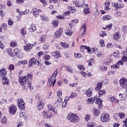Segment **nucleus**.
Returning <instances> with one entry per match:
<instances>
[{
    "mask_svg": "<svg viewBox=\"0 0 127 127\" xmlns=\"http://www.w3.org/2000/svg\"><path fill=\"white\" fill-rule=\"evenodd\" d=\"M33 75L30 73H28L26 75L24 76H20L18 78V82L20 84L21 86H25L26 85V83L28 82L29 80H32Z\"/></svg>",
    "mask_w": 127,
    "mask_h": 127,
    "instance_id": "f257e3e1",
    "label": "nucleus"
},
{
    "mask_svg": "<svg viewBox=\"0 0 127 127\" xmlns=\"http://www.w3.org/2000/svg\"><path fill=\"white\" fill-rule=\"evenodd\" d=\"M66 119L71 124H78L80 119L75 114L69 113L66 117Z\"/></svg>",
    "mask_w": 127,
    "mask_h": 127,
    "instance_id": "f03ea898",
    "label": "nucleus"
},
{
    "mask_svg": "<svg viewBox=\"0 0 127 127\" xmlns=\"http://www.w3.org/2000/svg\"><path fill=\"white\" fill-rule=\"evenodd\" d=\"M57 74H58V69H56L54 73L52 74V76L49 78L48 84L51 87H54L55 83H56V77L57 76Z\"/></svg>",
    "mask_w": 127,
    "mask_h": 127,
    "instance_id": "7ed1b4c3",
    "label": "nucleus"
},
{
    "mask_svg": "<svg viewBox=\"0 0 127 127\" xmlns=\"http://www.w3.org/2000/svg\"><path fill=\"white\" fill-rule=\"evenodd\" d=\"M100 121L102 123H109L111 121L110 114L106 113H102L100 116Z\"/></svg>",
    "mask_w": 127,
    "mask_h": 127,
    "instance_id": "20e7f679",
    "label": "nucleus"
},
{
    "mask_svg": "<svg viewBox=\"0 0 127 127\" xmlns=\"http://www.w3.org/2000/svg\"><path fill=\"white\" fill-rule=\"evenodd\" d=\"M119 84L121 88L126 89L127 88V79L126 77H122L119 80Z\"/></svg>",
    "mask_w": 127,
    "mask_h": 127,
    "instance_id": "39448f33",
    "label": "nucleus"
},
{
    "mask_svg": "<svg viewBox=\"0 0 127 127\" xmlns=\"http://www.w3.org/2000/svg\"><path fill=\"white\" fill-rule=\"evenodd\" d=\"M42 116L43 118L45 119H52V118H53V115L52 113H51L50 112L47 111V110H44L42 113Z\"/></svg>",
    "mask_w": 127,
    "mask_h": 127,
    "instance_id": "423d86ee",
    "label": "nucleus"
},
{
    "mask_svg": "<svg viewBox=\"0 0 127 127\" xmlns=\"http://www.w3.org/2000/svg\"><path fill=\"white\" fill-rule=\"evenodd\" d=\"M17 106L20 110H23L25 109V103L23 101V99H22V98H20L18 100Z\"/></svg>",
    "mask_w": 127,
    "mask_h": 127,
    "instance_id": "0eeeda50",
    "label": "nucleus"
},
{
    "mask_svg": "<svg viewBox=\"0 0 127 127\" xmlns=\"http://www.w3.org/2000/svg\"><path fill=\"white\" fill-rule=\"evenodd\" d=\"M95 104L97 105L98 109L102 110L103 108V100L101 98H98L97 96H95Z\"/></svg>",
    "mask_w": 127,
    "mask_h": 127,
    "instance_id": "6e6552de",
    "label": "nucleus"
},
{
    "mask_svg": "<svg viewBox=\"0 0 127 127\" xmlns=\"http://www.w3.org/2000/svg\"><path fill=\"white\" fill-rule=\"evenodd\" d=\"M64 31V29L63 28H60L58 29L55 33L54 36L55 38H59L62 34H63V31Z\"/></svg>",
    "mask_w": 127,
    "mask_h": 127,
    "instance_id": "1a4fd4ad",
    "label": "nucleus"
},
{
    "mask_svg": "<svg viewBox=\"0 0 127 127\" xmlns=\"http://www.w3.org/2000/svg\"><path fill=\"white\" fill-rule=\"evenodd\" d=\"M16 111H17V107L15 105H12L9 107L8 112L11 115H15Z\"/></svg>",
    "mask_w": 127,
    "mask_h": 127,
    "instance_id": "9d476101",
    "label": "nucleus"
},
{
    "mask_svg": "<svg viewBox=\"0 0 127 127\" xmlns=\"http://www.w3.org/2000/svg\"><path fill=\"white\" fill-rule=\"evenodd\" d=\"M23 48L25 52H30L31 49L33 48V45H32L31 44H27L23 47Z\"/></svg>",
    "mask_w": 127,
    "mask_h": 127,
    "instance_id": "9b49d317",
    "label": "nucleus"
},
{
    "mask_svg": "<svg viewBox=\"0 0 127 127\" xmlns=\"http://www.w3.org/2000/svg\"><path fill=\"white\" fill-rule=\"evenodd\" d=\"M37 62V60L35 58H32L29 59L28 61V67H30L33 66V65H35Z\"/></svg>",
    "mask_w": 127,
    "mask_h": 127,
    "instance_id": "f8f14e48",
    "label": "nucleus"
},
{
    "mask_svg": "<svg viewBox=\"0 0 127 127\" xmlns=\"http://www.w3.org/2000/svg\"><path fill=\"white\" fill-rule=\"evenodd\" d=\"M32 11L33 12V15L36 17L39 15V13L41 12V9H37V8H33Z\"/></svg>",
    "mask_w": 127,
    "mask_h": 127,
    "instance_id": "ddd939ff",
    "label": "nucleus"
},
{
    "mask_svg": "<svg viewBox=\"0 0 127 127\" xmlns=\"http://www.w3.org/2000/svg\"><path fill=\"white\" fill-rule=\"evenodd\" d=\"M2 85H6V86H9L10 84L9 79L6 77V76H4L2 77Z\"/></svg>",
    "mask_w": 127,
    "mask_h": 127,
    "instance_id": "4468645a",
    "label": "nucleus"
},
{
    "mask_svg": "<svg viewBox=\"0 0 127 127\" xmlns=\"http://www.w3.org/2000/svg\"><path fill=\"white\" fill-rule=\"evenodd\" d=\"M107 100H109L110 102H112V103H115V102H116V103L118 104L119 103V100H117L115 98V97L109 95L107 97Z\"/></svg>",
    "mask_w": 127,
    "mask_h": 127,
    "instance_id": "2eb2a0df",
    "label": "nucleus"
},
{
    "mask_svg": "<svg viewBox=\"0 0 127 127\" xmlns=\"http://www.w3.org/2000/svg\"><path fill=\"white\" fill-rule=\"evenodd\" d=\"M47 108L49 111H52V112H53L54 114L56 115L57 114V109H55L51 104H49L47 106Z\"/></svg>",
    "mask_w": 127,
    "mask_h": 127,
    "instance_id": "dca6fc26",
    "label": "nucleus"
},
{
    "mask_svg": "<svg viewBox=\"0 0 127 127\" xmlns=\"http://www.w3.org/2000/svg\"><path fill=\"white\" fill-rule=\"evenodd\" d=\"M37 109L39 111H41L43 108H44V103L42 101H39L37 102Z\"/></svg>",
    "mask_w": 127,
    "mask_h": 127,
    "instance_id": "f3484780",
    "label": "nucleus"
},
{
    "mask_svg": "<svg viewBox=\"0 0 127 127\" xmlns=\"http://www.w3.org/2000/svg\"><path fill=\"white\" fill-rule=\"evenodd\" d=\"M93 87H90L86 90V94L87 97H90L93 96Z\"/></svg>",
    "mask_w": 127,
    "mask_h": 127,
    "instance_id": "a211bd4d",
    "label": "nucleus"
},
{
    "mask_svg": "<svg viewBox=\"0 0 127 127\" xmlns=\"http://www.w3.org/2000/svg\"><path fill=\"white\" fill-rule=\"evenodd\" d=\"M51 55L52 56H54V57H55V58L57 59H59L60 57H61V56L60 55V51H59L53 52L51 53Z\"/></svg>",
    "mask_w": 127,
    "mask_h": 127,
    "instance_id": "6ab92c4d",
    "label": "nucleus"
},
{
    "mask_svg": "<svg viewBox=\"0 0 127 127\" xmlns=\"http://www.w3.org/2000/svg\"><path fill=\"white\" fill-rule=\"evenodd\" d=\"M84 9L83 10L84 14H88L91 13V11L90 10V8L88 7V4H84Z\"/></svg>",
    "mask_w": 127,
    "mask_h": 127,
    "instance_id": "aec40b11",
    "label": "nucleus"
},
{
    "mask_svg": "<svg viewBox=\"0 0 127 127\" xmlns=\"http://www.w3.org/2000/svg\"><path fill=\"white\" fill-rule=\"evenodd\" d=\"M6 74H7L6 69H4V68H2L0 70V77H5Z\"/></svg>",
    "mask_w": 127,
    "mask_h": 127,
    "instance_id": "412c9836",
    "label": "nucleus"
},
{
    "mask_svg": "<svg viewBox=\"0 0 127 127\" xmlns=\"http://www.w3.org/2000/svg\"><path fill=\"white\" fill-rule=\"evenodd\" d=\"M14 51H13V49L9 48L7 51V53L10 56H11L12 57H14Z\"/></svg>",
    "mask_w": 127,
    "mask_h": 127,
    "instance_id": "4be33fe9",
    "label": "nucleus"
},
{
    "mask_svg": "<svg viewBox=\"0 0 127 127\" xmlns=\"http://www.w3.org/2000/svg\"><path fill=\"white\" fill-rule=\"evenodd\" d=\"M121 38V34H120V32H116L113 35V39L114 40H118Z\"/></svg>",
    "mask_w": 127,
    "mask_h": 127,
    "instance_id": "5701e85b",
    "label": "nucleus"
},
{
    "mask_svg": "<svg viewBox=\"0 0 127 127\" xmlns=\"http://www.w3.org/2000/svg\"><path fill=\"white\" fill-rule=\"evenodd\" d=\"M79 23V20L78 19H74L71 21L70 23L69 24V26L72 28V26H74V24H76V23Z\"/></svg>",
    "mask_w": 127,
    "mask_h": 127,
    "instance_id": "b1692460",
    "label": "nucleus"
},
{
    "mask_svg": "<svg viewBox=\"0 0 127 127\" xmlns=\"http://www.w3.org/2000/svg\"><path fill=\"white\" fill-rule=\"evenodd\" d=\"M103 87V83L102 82H98L96 87L95 88V91H99L101 90Z\"/></svg>",
    "mask_w": 127,
    "mask_h": 127,
    "instance_id": "393cba45",
    "label": "nucleus"
},
{
    "mask_svg": "<svg viewBox=\"0 0 127 127\" xmlns=\"http://www.w3.org/2000/svg\"><path fill=\"white\" fill-rule=\"evenodd\" d=\"M110 4H111V2H110V1H107L105 3V10H109V9H111V8H110Z\"/></svg>",
    "mask_w": 127,
    "mask_h": 127,
    "instance_id": "a878e982",
    "label": "nucleus"
},
{
    "mask_svg": "<svg viewBox=\"0 0 127 127\" xmlns=\"http://www.w3.org/2000/svg\"><path fill=\"white\" fill-rule=\"evenodd\" d=\"M93 113L94 116H96V117H99V116H100V114H101V111L99 109H94Z\"/></svg>",
    "mask_w": 127,
    "mask_h": 127,
    "instance_id": "bb28decb",
    "label": "nucleus"
},
{
    "mask_svg": "<svg viewBox=\"0 0 127 127\" xmlns=\"http://www.w3.org/2000/svg\"><path fill=\"white\" fill-rule=\"evenodd\" d=\"M113 28V24H108L107 25L105 26V27H103V29L106 30V29H108V31L111 30Z\"/></svg>",
    "mask_w": 127,
    "mask_h": 127,
    "instance_id": "cd10ccee",
    "label": "nucleus"
},
{
    "mask_svg": "<svg viewBox=\"0 0 127 127\" xmlns=\"http://www.w3.org/2000/svg\"><path fill=\"white\" fill-rule=\"evenodd\" d=\"M82 28H83V32L81 34V37H84V36L86 35V33H87V27H86V25H84Z\"/></svg>",
    "mask_w": 127,
    "mask_h": 127,
    "instance_id": "c85d7f7f",
    "label": "nucleus"
},
{
    "mask_svg": "<svg viewBox=\"0 0 127 127\" xmlns=\"http://www.w3.org/2000/svg\"><path fill=\"white\" fill-rule=\"evenodd\" d=\"M95 63V60L92 58V59H90L89 60H88L87 63H88V66H93V64Z\"/></svg>",
    "mask_w": 127,
    "mask_h": 127,
    "instance_id": "c756f323",
    "label": "nucleus"
},
{
    "mask_svg": "<svg viewBox=\"0 0 127 127\" xmlns=\"http://www.w3.org/2000/svg\"><path fill=\"white\" fill-rule=\"evenodd\" d=\"M96 101V96L94 97H91L90 98H88L87 100V101L89 104H94L95 103V101Z\"/></svg>",
    "mask_w": 127,
    "mask_h": 127,
    "instance_id": "7c9ffc66",
    "label": "nucleus"
},
{
    "mask_svg": "<svg viewBox=\"0 0 127 127\" xmlns=\"http://www.w3.org/2000/svg\"><path fill=\"white\" fill-rule=\"evenodd\" d=\"M126 97H127V94L126 93L119 94V98L121 101H124L126 99Z\"/></svg>",
    "mask_w": 127,
    "mask_h": 127,
    "instance_id": "2f4dec72",
    "label": "nucleus"
},
{
    "mask_svg": "<svg viewBox=\"0 0 127 127\" xmlns=\"http://www.w3.org/2000/svg\"><path fill=\"white\" fill-rule=\"evenodd\" d=\"M28 62H27V60H25V61H19L18 62V64H16V66H19L20 64H22V65H26Z\"/></svg>",
    "mask_w": 127,
    "mask_h": 127,
    "instance_id": "473e14b6",
    "label": "nucleus"
},
{
    "mask_svg": "<svg viewBox=\"0 0 127 127\" xmlns=\"http://www.w3.org/2000/svg\"><path fill=\"white\" fill-rule=\"evenodd\" d=\"M35 99L37 102H42V97H41V95L38 94L36 95Z\"/></svg>",
    "mask_w": 127,
    "mask_h": 127,
    "instance_id": "72a5a7b5",
    "label": "nucleus"
},
{
    "mask_svg": "<svg viewBox=\"0 0 127 127\" xmlns=\"http://www.w3.org/2000/svg\"><path fill=\"white\" fill-rule=\"evenodd\" d=\"M103 20H110V19H112V16L110 15H104L102 17Z\"/></svg>",
    "mask_w": 127,
    "mask_h": 127,
    "instance_id": "f704fd0d",
    "label": "nucleus"
},
{
    "mask_svg": "<svg viewBox=\"0 0 127 127\" xmlns=\"http://www.w3.org/2000/svg\"><path fill=\"white\" fill-rule=\"evenodd\" d=\"M2 30L3 29V31H7V24L6 23H2L1 25Z\"/></svg>",
    "mask_w": 127,
    "mask_h": 127,
    "instance_id": "c9c22d12",
    "label": "nucleus"
},
{
    "mask_svg": "<svg viewBox=\"0 0 127 127\" xmlns=\"http://www.w3.org/2000/svg\"><path fill=\"white\" fill-rule=\"evenodd\" d=\"M64 68H66V71L69 72V73H73V69L71 68V67L68 65H65Z\"/></svg>",
    "mask_w": 127,
    "mask_h": 127,
    "instance_id": "e433bc0d",
    "label": "nucleus"
},
{
    "mask_svg": "<svg viewBox=\"0 0 127 127\" xmlns=\"http://www.w3.org/2000/svg\"><path fill=\"white\" fill-rule=\"evenodd\" d=\"M73 33V31H72L71 29H68L65 30V34H66L68 36H71Z\"/></svg>",
    "mask_w": 127,
    "mask_h": 127,
    "instance_id": "4c0bfd02",
    "label": "nucleus"
},
{
    "mask_svg": "<svg viewBox=\"0 0 127 127\" xmlns=\"http://www.w3.org/2000/svg\"><path fill=\"white\" fill-rule=\"evenodd\" d=\"M118 116L120 119H126V114H125V113L119 112L118 113Z\"/></svg>",
    "mask_w": 127,
    "mask_h": 127,
    "instance_id": "58836bf2",
    "label": "nucleus"
},
{
    "mask_svg": "<svg viewBox=\"0 0 127 127\" xmlns=\"http://www.w3.org/2000/svg\"><path fill=\"white\" fill-rule=\"evenodd\" d=\"M105 94H106V90L105 89H102L98 92L99 97H102V96H103V95H105Z\"/></svg>",
    "mask_w": 127,
    "mask_h": 127,
    "instance_id": "ea45409f",
    "label": "nucleus"
},
{
    "mask_svg": "<svg viewBox=\"0 0 127 127\" xmlns=\"http://www.w3.org/2000/svg\"><path fill=\"white\" fill-rule=\"evenodd\" d=\"M87 126L88 127H96V123L93 122H90L87 124Z\"/></svg>",
    "mask_w": 127,
    "mask_h": 127,
    "instance_id": "a19ab883",
    "label": "nucleus"
},
{
    "mask_svg": "<svg viewBox=\"0 0 127 127\" xmlns=\"http://www.w3.org/2000/svg\"><path fill=\"white\" fill-rule=\"evenodd\" d=\"M120 54H121V52H120L119 51H117L114 53L113 56L115 58H119V57H120Z\"/></svg>",
    "mask_w": 127,
    "mask_h": 127,
    "instance_id": "79ce46f5",
    "label": "nucleus"
},
{
    "mask_svg": "<svg viewBox=\"0 0 127 127\" xmlns=\"http://www.w3.org/2000/svg\"><path fill=\"white\" fill-rule=\"evenodd\" d=\"M78 94L75 92H72L70 95L69 96V98L70 99H74L75 97H77Z\"/></svg>",
    "mask_w": 127,
    "mask_h": 127,
    "instance_id": "37998d69",
    "label": "nucleus"
},
{
    "mask_svg": "<svg viewBox=\"0 0 127 127\" xmlns=\"http://www.w3.org/2000/svg\"><path fill=\"white\" fill-rule=\"evenodd\" d=\"M0 121L2 124H6V123H7V120L6 119V117L3 116L2 118H1Z\"/></svg>",
    "mask_w": 127,
    "mask_h": 127,
    "instance_id": "c03bdc74",
    "label": "nucleus"
},
{
    "mask_svg": "<svg viewBox=\"0 0 127 127\" xmlns=\"http://www.w3.org/2000/svg\"><path fill=\"white\" fill-rule=\"evenodd\" d=\"M59 24V21L58 20H54L52 21V24H53L55 27H57V26H58Z\"/></svg>",
    "mask_w": 127,
    "mask_h": 127,
    "instance_id": "a18cd8bd",
    "label": "nucleus"
},
{
    "mask_svg": "<svg viewBox=\"0 0 127 127\" xmlns=\"http://www.w3.org/2000/svg\"><path fill=\"white\" fill-rule=\"evenodd\" d=\"M61 45H62L64 48H68L69 47V45L66 43H63L61 42L60 43Z\"/></svg>",
    "mask_w": 127,
    "mask_h": 127,
    "instance_id": "49530a36",
    "label": "nucleus"
},
{
    "mask_svg": "<svg viewBox=\"0 0 127 127\" xmlns=\"http://www.w3.org/2000/svg\"><path fill=\"white\" fill-rule=\"evenodd\" d=\"M122 32H124V34H127V25H124L122 27Z\"/></svg>",
    "mask_w": 127,
    "mask_h": 127,
    "instance_id": "de8ad7c7",
    "label": "nucleus"
},
{
    "mask_svg": "<svg viewBox=\"0 0 127 127\" xmlns=\"http://www.w3.org/2000/svg\"><path fill=\"white\" fill-rule=\"evenodd\" d=\"M74 57L77 59H79V58H82V57H83V55L80 53H74Z\"/></svg>",
    "mask_w": 127,
    "mask_h": 127,
    "instance_id": "09e8293b",
    "label": "nucleus"
},
{
    "mask_svg": "<svg viewBox=\"0 0 127 127\" xmlns=\"http://www.w3.org/2000/svg\"><path fill=\"white\" fill-rule=\"evenodd\" d=\"M20 31L23 36H24L26 34V30L25 29V28L21 29Z\"/></svg>",
    "mask_w": 127,
    "mask_h": 127,
    "instance_id": "8fccbe9b",
    "label": "nucleus"
},
{
    "mask_svg": "<svg viewBox=\"0 0 127 127\" xmlns=\"http://www.w3.org/2000/svg\"><path fill=\"white\" fill-rule=\"evenodd\" d=\"M111 59H107L104 61V64H106V65H111Z\"/></svg>",
    "mask_w": 127,
    "mask_h": 127,
    "instance_id": "3c124183",
    "label": "nucleus"
},
{
    "mask_svg": "<svg viewBox=\"0 0 127 127\" xmlns=\"http://www.w3.org/2000/svg\"><path fill=\"white\" fill-rule=\"evenodd\" d=\"M16 56L18 58H22L23 57V53L20 52L16 54Z\"/></svg>",
    "mask_w": 127,
    "mask_h": 127,
    "instance_id": "603ef678",
    "label": "nucleus"
},
{
    "mask_svg": "<svg viewBox=\"0 0 127 127\" xmlns=\"http://www.w3.org/2000/svg\"><path fill=\"white\" fill-rule=\"evenodd\" d=\"M16 45H17V43L15 41H12L10 43V46L11 47H15Z\"/></svg>",
    "mask_w": 127,
    "mask_h": 127,
    "instance_id": "864d4df0",
    "label": "nucleus"
},
{
    "mask_svg": "<svg viewBox=\"0 0 127 127\" xmlns=\"http://www.w3.org/2000/svg\"><path fill=\"white\" fill-rule=\"evenodd\" d=\"M29 30L31 32H33V31H35V30H36V27L35 26H31V27L29 28Z\"/></svg>",
    "mask_w": 127,
    "mask_h": 127,
    "instance_id": "5fc2aeb1",
    "label": "nucleus"
},
{
    "mask_svg": "<svg viewBox=\"0 0 127 127\" xmlns=\"http://www.w3.org/2000/svg\"><path fill=\"white\" fill-rule=\"evenodd\" d=\"M75 5L76 6V7H83V6H84V4H79V3L78 2V1L77 2H74Z\"/></svg>",
    "mask_w": 127,
    "mask_h": 127,
    "instance_id": "6e6d98bb",
    "label": "nucleus"
},
{
    "mask_svg": "<svg viewBox=\"0 0 127 127\" xmlns=\"http://www.w3.org/2000/svg\"><path fill=\"white\" fill-rule=\"evenodd\" d=\"M21 52V49H20V48H19L18 47H17L14 49V52H15V54H16L19 52Z\"/></svg>",
    "mask_w": 127,
    "mask_h": 127,
    "instance_id": "4d7b16f0",
    "label": "nucleus"
},
{
    "mask_svg": "<svg viewBox=\"0 0 127 127\" xmlns=\"http://www.w3.org/2000/svg\"><path fill=\"white\" fill-rule=\"evenodd\" d=\"M8 69L10 71H13V70H14V65L12 64H9L8 66Z\"/></svg>",
    "mask_w": 127,
    "mask_h": 127,
    "instance_id": "13d9d810",
    "label": "nucleus"
},
{
    "mask_svg": "<svg viewBox=\"0 0 127 127\" xmlns=\"http://www.w3.org/2000/svg\"><path fill=\"white\" fill-rule=\"evenodd\" d=\"M118 3L117 2H115L112 3V6L113 7H115V10H118Z\"/></svg>",
    "mask_w": 127,
    "mask_h": 127,
    "instance_id": "bf43d9fd",
    "label": "nucleus"
},
{
    "mask_svg": "<svg viewBox=\"0 0 127 127\" xmlns=\"http://www.w3.org/2000/svg\"><path fill=\"white\" fill-rule=\"evenodd\" d=\"M0 48L1 50H4V44L2 43V41L0 40Z\"/></svg>",
    "mask_w": 127,
    "mask_h": 127,
    "instance_id": "052dcab7",
    "label": "nucleus"
},
{
    "mask_svg": "<svg viewBox=\"0 0 127 127\" xmlns=\"http://www.w3.org/2000/svg\"><path fill=\"white\" fill-rule=\"evenodd\" d=\"M41 19L42 20L45 21H47L48 20V18L46 17V16L44 15H42L41 16Z\"/></svg>",
    "mask_w": 127,
    "mask_h": 127,
    "instance_id": "680f3d73",
    "label": "nucleus"
},
{
    "mask_svg": "<svg viewBox=\"0 0 127 127\" xmlns=\"http://www.w3.org/2000/svg\"><path fill=\"white\" fill-rule=\"evenodd\" d=\"M28 87L30 89V90H33V86L31 85V82L29 81H28Z\"/></svg>",
    "mask_w": 127,
    "mask_h": 127,
    "instance_id": "e2e57ef3",
    "label": "nucleus"
},
{
    "mask_svg": "<svg viewBox=\"0 0 127 127\" xmlns=\"http://www.w3.org/2000/svg\"><path fill=\"white\" fill-rule=\"evenodd\" d=\"M14 22L12 21V20L10 18H9L8 20V24L9 26H11L12 25H13Z\"/></svg>",
    "mask_w": 127,
    "mask_h": 127,
    "instance_id": "0e129e2a",
    "label": "nucleus"
},
{
    "mask_svg": "<svg viewBox=\"0 0 127 127\" xmlns=\"http://www.w3.org/2000/svg\"><path fill=\"white\" fill-rule=\"evenodd\" d=\"M80 73L83 76V77H84V78H87V77H88V73L85 72V71H81Z\"/></svg>",
    "mask_w": 127,
    "mask_h": 127,
    "instance_id": "69168bd1",
    "label": "nucleus"
},
{
    "mask_svg": "<svg viewBox=\"0 0 127 127\" xmlns=\"http://www.w3.org/2000/svg\"><path fill=\"white\" fill-rule=\"evenodd\" d=\"M111 69H120V66H118L117 64H114L113 65H111Z\"/></svg>",
    "mask_w": 127,
    "mask_h": 127,
    "instance_id": "338daca9",
    "label": "nucleus"
},
{
    "mask_svg": "<svg viewBox=\"0 0 127 127\" xmlns=\"http://www.w3.org/2000/svg\"><path fill=\"white\" fill-rule=\"evenodd\" d=\"M57 97L59 98H61V97H62V91L59 90L57 92Z\"/></svg>",
    "mask_w": 127,
    "mask_h": 127,
    "instance_id": "774afa93",
    "label": "nucleus"
}]
</instances>
